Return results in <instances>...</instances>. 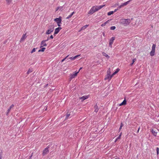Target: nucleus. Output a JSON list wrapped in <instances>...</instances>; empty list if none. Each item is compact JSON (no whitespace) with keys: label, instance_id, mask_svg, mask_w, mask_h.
<instances>
[{"label":"nucleus","instance_id":"obj_1","mask_svg":"<svg viewBox=\"0 0 159 159\" xmlns=\"http://www.w3.org/2000/svg\"><path fill=\"white\" fill-rule=\"evenodd\" d=\"M105 5L94 6L92 7L88 12L89 14H92L102 8Z\"/></svg>","mask_w":159,"mask_h":159},{"label":"nucleus","instance_id":"obj_2","mask_svg":"<svg viewBox=\"0 0 159 159\" xmlns=\"http://www.w3.org/2000/svg\"><path fill=\"white\" fill-rule=\"evenodd\" d=\"M131 22L129 19H122L120 20V23L124 26H126L129 25Z\"/></svg>","mask_w":159,"mask_h":159},{"label":"nucleus","instance_id":"obj_3","mask_svg":"<svg viewBox=\"0 0 159 159\" xmlns=\"http://www.w3.org/2000/svg\"><path fill=\"white\" fill-rule=\"evenodd\" d=\"M61 18V16H59L58 18H57L54 19V21L57 22V25L59 27L61 26L60 24L62 21Z\"/></svg>","mask_w":159,"mask_h":159},{"label":"nucleus","instance_id":"obj_4","mask_svg":"<svg viewBox=\"0 0 159 159\" xmlns=\"http://www.w3.org/2000/svg\"><path fill=\"white\" fill-rule=\"evenodd\" d=\"M54 30V27L53 25H51L49 27L48 29L46 31V34H49L52 33Z\"/></svg>","mask_w":159,"mask_h":159},{"label":"nucleus","instance_id":"obj_5","mask_svg":"<svg viewBox=\"0 0 159 159\" xmlns=\"http://www.w3.org/2000/svg\"><path fill=\"white\" fill-rule=\"evenodd\" d=\"M79 73V71L73 73L72 74L70 75V80H71L75 78L77 75V74Z\"/></svg>","mask_w":159,"mask_h":159},{"label":"nucleus","instance_id":"obj_6","mask_svg":"<svg viewBox=\"0 0 159 159\" xmlns=\"http://www.w3.org/2000/svg\"><path fill=\"white\" fill-rule=\"evenodd\" d=\"M115 39V37H111L110 40L109 42V46L111 48H112V44L113 43Z\"/></svg>","mask_w":159,"mask_h":159},{"label":"nucleus","instance_id":"obj_7","mask_svg":"<svg viewBox=\"0 0 159 159\" xmlns=\"http://www.w3.org/2000/svg\"><path fill=\"white\" fill-rule=\"evenodd\" d=\"M65 7L63 6H62L58 7L56 8L55 11L56 12L58 10L62 11L65 9Z\"/></svg>","mask_w":159,"mask_h":159},{"label":"nucleus","instance_id":"obj_8","mask_svg":"<svg viewBox=\"0 0 159 159\" xmlns=\"http://www.w3.org/2000/svg\"><path fill=\"white\" fill-rule=\"evenodd\" d=\"M112 77L111 75L107 74L105 76L104 80H108L109 81Z\"/></svg>","mask_w":159,"mask_h":159},{"label":"nucleus","instance_id":"obj_9","mask_svg":"<svg viewBox=\"0 0 159 159\" xmlns=\"http://www.w3.org/2000/svg\"><path fill=\"white\" fill-rule=\"evenodd\" d=\"M26 38H27L26 34V33L22 35V36L20 41V42L21 43V42H23L24 41L25 39Z\"/></svg>","mask_w":159,"mask_h":159},{"label":"nucleus","instance_id":"obj_10","mask_svg":"<svg viewBox=\"0 0 159 159\" xmlns=\"http://www.w3.org/2000/svg\"><path fill=\"white\" fill-rule=\"evenodd\" d=\"M46 40H43L41 43V46L40 48H41L44 46H46L47 44L46 43Z\"/></svg>","mask_w":159,"mask_h":159},{"label":"nucleus","instance_id":"obj_11","mask_svg":"<svg viewBox=\"0 0 159 159\" xmlns=\"http://www.w3.org/2000/svg\"><path fill=\"white\" fill-rule=\"evenodd\" d=\"M49 152L48 148H46L44 149L43 150V156H44L46 154H47Z\"/></svg>","mask_w":159,"mask_h":159},{"label":"nucleus","instance_id":"obj_12","mask_svg":"<svg viewBox=\"0 0 159 159\" xmlns=\"http://www.w3.org/2000/svg\"><path fill=\"white\" fill-rule=\"evenodd\" d=\"M62 28L61 27H59L58 28H56L55 29V32H54V34H58L59 33V32L60 30Z\"/></svg>","mask_w":159,"mask_h":159},{"label":"nucleus","instance_id":"obj_13","mask_svg":"<svg viewBox=\"0 0 159 159\" xmlns=\"http://www.w3.org/2000/svg\"><path fill=\"white\" fill-rule=\"evenodd\" d=\"M88 98V96H83L82 97H81L80 98V99L82 101H84V100L87 99Z\"/></svg>","mask_w":159,"mask_h":159},{"label":"nucleus","instance_id":"obj_14","mask_svg":"<svg viewBox=\"0 0 159 159\" xmlns=\"http://www.w3.org/2000/svg\"><path fill=\"white\" fill-rule=\"evenodd\" d=\"M152 134L155 136H156L157 134V131L156 130L154 129H152Z\"/></svg>","mask_w":159,"mask_h":159},{"label":"nucleus","instance_id":"obj_15","mask_svg":"<svg viewBox=\"0 0 159 159\" xmlns=\"http://www.w3.org/2000/svg\"><path fill=\"white\" fill-rule=\"evenodd\" d=\"M14 106V105L13 104L11 105V106L10 107V108L8 109V110L7 111V115L10 112L11 108L13 107Z\"/></svg>","mask_w":159,"mask_h":159},{"label":"nucleus","instance_id":"obj_16","mask_svg":"<svg viewBox=\"0 0 159 159\" xmlns=\"http://www.w3.org/2000/svg\"><path fill=\"white\" fill-rule=\"evenodd\" d=\"M120 69L117 68L116 70L112 74H111L112 76L113 77V76L116 75V73H117L120 71Z\"/></svg>","mask_w":159,"mask_h":159},{"label":"nucleus","instance_id":"obj_17","mask_svg":"<svg viewBox=\"0 0 159 159\" xmlns=\"http://www.w3.org/2000/svg\"><path fill=\"white\" fill-rule=\"evenodd\" d=\"M80 55H76L74 57H70V59H71L72 60H75V59H76L77 57H78L80 56Z\"/></svg>","mask_w":159,"mask_h":159},{"label":"nucleus","instance_id":"obj_18","mask_svg":"<svg viewBox=\"0 0 159 159\" xmlns=\"http://www.w3.org/2000/svg\"><path fill=\"white\" fill-rule=\"evenodd\" d=\"M102 55L107 57V58L109 59L110 58V57L105 52H102Z\"/></svg>","mask_w":159,"mask_h":159},{"label":"nucleus","instance_id":"obj_19","mask_svg":"<svg viewBox=\"0 0 159 159\" xmlns=\"http://www.w3.org/2000/svg\"><path fill=\"white\" fill-rule=\"evenodd\" d=\"M126 104V101L125 99L123 102L121 103L120 104V106H121L123 105H125Z\"/></svg>","mask_w":159,"mask_h":159},{"label":"nucleus","instance_id":"obj_20","mask_svg":"<svg viewBox=\"0 0 159 159\" xmlns=\"http://www.w3.org/2000/svg\"><path fill=\"white\" fill-rule=\"evenodd\" d=\"M74 13L75 12L74 11L70 15H69L67 17L66 19H69L70 18Z\"/></svg>","mask_w":159,"mask_h":159},{"label":"nucleus","instance_id":"obj_21","mask_svg":"<svg viewBox=\"0 0 159 159\" xmlns=\"http://www.w3.org/2000/svg\"><path fill=\"white\" fill-rule=\"evenodd\" d=\"M155 50H152L150 53V55L152 56H153L155 54Z\"/></svg>","mask_w":159,"mask_h":159},{"label":"nucleus","instance_id":"obj_22","mask_svg":"<svg viewBox=\"0 0 159 159\" xmlns=\"http://www.w3.org/2000/svg\"><path fill=\"white\" fill-rule=\"evenodd\" d=\"M89 25H86L84 26H83L81 29V30H83L85 29L86 28L88 27V26Z\"/></svg>","mask_w":159,"mask_h":159},{"label":"nucleus","instance_id":"obj_23","mask_svg":"<svg viewBox=\"0 0 159 159\" xmlns=\"http://www.w3.org/2000/svg\"><path fill=\"white\" fill-rule=\"evenodd\" d=\"M111 69L110 68H109L107 71V74L111 75Z\"/></svg>","mask_w":159,"mask_h":159},{"label":"nucleus","instance_id":"obj_24","mask_svg":"<svg viewBox=\"0 0 159 159\" xmlns=\"http://www.w3.org/2000/svg\"><path fill=\"white\" fill-rule=\"evenodd\" d=\"M45 49H46L45 48H43L41 49H39L38 51V52H43L44 51V50H45Z\"/></svg>","mask_w":159,"mask_h":159},{"label":"nucleus","instance_id":"obj_25","mask_svg":"<svg viewBox=\"0 0 159 159\" xmlns=\"http://www.w3.org/2000/svg\"><path fill=\"white\" fill-rule=\"evenodd\" d=\"M12 0H6V1L7 3L9 5L10 4L11 2H12Z\"/></svg>","mask_w":159,"mask_h":159},{"label":"nucleus","instance_id":"obj_26","mask_svg":"<svg viewBox=\"0 0 159 159\" xmlns=\"http://www.w3.org/2000/svg\"><path fill=\"white\" fill-rule=\"evenodd\" d=\"M109 21V20H108L106 22H105L104 23L102 24L101 25V26H102V27H103V26H105L108 23Z\"/></svg>","mask_w":159,"mask_h":159},{"label":"nucleus","instance_id":"obj_27","mask_svg":"<svg viewBox=\"0 0 159 159\" xmlns=\"http://www.w3.org/2000/svg\"><path fill=\"white\" fill-rule=\"evenodd\" d=\"M130 1H131V0H129L127 2H124V3L122 4L123 5V6L126 5H127L129 3V2Z\"/></svg>","mask_w":159,"mask_h":159},{"label":"nucleus","instance_id":"obj_28","mask_svg":"<svg viewBox=\"0 0 159 159\" xmlns=\"http://www.w3.org/2000/svg\"><path fill=\"white\" fill-rule=\"evenodd\" d=\"M114 13L113 11H111L108 12L107 13V15L108 16H110L112 14Z\"/></svg>","mask_w":159,"mask_h":159},{"label":"nucleus","instance_id":"obj_29","mask_svg":"<svg viewBox=\"0 0 159 159\" xmlns=\"http://www.w3.org/2000/svg\"><path fill=\"white\" fill-rule=\"evenodd\" d=\"M156 45L153 44L152 47V50H155Z\"/></svg>","mask_w":159,"mask_h":159},{"label":"nucleus","instance_id":"obj_30","mask_svg":"<svg viewBox=\"0 0 159 159\" xmlns=\"http://www.w3.org/2000/svg\"><path fill=\"white\" fill-rule=\"evenodd\" d=\"M136 61V59L134 58V59L132 60V63L130 64V65L131 66H132L133 65V64L134 62Z\"/></svg>","mask_w":159,"mask_h":159},{"label":"nucleus","instance_id":"obj_31","mask_svg":"<svg viewBox=\"0 0 159 159\" xmlns=\"http://www.w3.org/2000/svg\"><path fill=\"white\" fill-rule=\"evenodd\" d=\"M123 124L122 123H121L120 124V127L119 128V131L121 129L122 127L123 126Z\"/></svg>","mask_w":159,"mask_h":159},{"label":"nucleus","instance_id":"obj_32","mask_svg":"<svg viewBox=\"0 0 159 159\" xmlns=\"http://www.w3.org/2000/svg\"><path fill=\"white\" fill-rule=\"evenodd\" d=\"M116 27L115 26H111L110 28V29L111 30H113L116 29Z\"/></svg>","mask_w":159,"mask_h":159},{"label":"nucleus","instance_id":"obj_33","mask_svg":"<svg viewBox=\"0 0 159 159\" xmlns=\"http://www.w3.org/2000/svg\"><path fill=\"white\" fill-rule=\"evenodd\" d=\"M159 148L158 147L156 148L157 154V155L159 154Z\"/></svg>","mask_w":159,"mask_h":159},{"label":"nucleus","instance_id":"obj_34","mask_svg":"<svg viewBox=\"0 0 159 159\" xmlns=\"http://www.w3.org/2000/svg\"><path fill=\"white\" fill-rule=\"evenodd\" d=\"M32 72V70H30V69H29L28 70V71L27 72V74H29L30 73H31Z\"/></svg>","mask_w":159,"mask_h":159},{"label":"nucleus","instance_id":"obj_35","mask_svg":"<svg viewBox=\"0 0 159 159\" xmlns=\"http://www.w3.org/2000/svg\"><path fill=\"white\" fill-rule=\"evenodd\" d=\"M121 135H122V132H121L120 133V134L119 135V136L117 138V139H120L121 136Z\"/></svg>","mask_w":159,"mask_h":159},{"label":"nucleus","instance_id":"obj_36","mask_svg":"<svg viewBox=\"0 0 159 159\" xmlns=\"http://www.w3.org/2000/svg\"><path fill=\"white\" fill-rule=\"evenodd\" d=\"M36 51V48H34L32 50L31 52V53H33L34 52H35Z\"/></svg>","mask_w":159,"mask_h":159},{"label":"nucleus","instance_id":"obj_37","mask_svg":"<svg viewBox=\"0 0 159 159\" xmlns=\"http://www.w3.org/2000/svg\"><path fill=\"white\" fill-rule=\"evenodd\" d=\"M69 56V55H68L65 58H64L63 59L62 61H61V62H63V61H64L66 59V58Z\"/></svg>","mask_w":159,"mask_h":159},{"label":"nucleus","instance_id":"obj_38","mask_svg":"<svg viewBox=\"0 0 159 159\" xmlns=\"http://www.w3.org/2000/svg\"><path fill=\"white\" fill-rule=\"evenodd\" d=\"M123 6V4H122V5H121L118 7V9H120V8H121V7H122Z\"/></svg>","mask_w":159,"mask_h":159},{"label":"nucleus","instance_id":"obj_39","mask_svg":"<svg viewBox=\"0 0 159 159\" xmlns=\"http://www.w3.org/2000/svg\"><path fill=\"white\" fill-rule=\"evenodd\" d=\"M98 108H96L94 111H95L96 112H97L98 111Z\"/></svg>","mask_w":159,"mask_h":159},{"label":"nucleus","instance_id":"obj_40","mask_svg":"<svg viewBox=\"0 0 159 159\" xmlns=\"http://www.w3.org/2000/svg\"><path fill=\"white\" fill-rule=\"evenodd\" d=\"M50 38L51 39H53V35H51L50 36Z\"/></svg>","mask_w":159,"mask_h":159},{"label":"nucleus","instance_id":"obj_41","mask_svg":"<svg viewBox=\"0 0 159 159\" xmlns=\"http://www.w3.org/2000/svg\"><path fill=\"white\" fill-rule=\"evenodd\" d=\"M140 129V127H139V128H138V130H137V133H138L139 132V130Z\"/></svg>","mask_w":159,"mask_h":159},{"label":"nucleus","instance_id":"obj_42","mask_svg":"<svg viewBox=\"0 0 159 159\" xmlns=\"http://www.w3.org/2000/svg\"><path fill=\"white\" fill-rule=\"evenodd\" d=\"M70 116V114L67 115L66 116V118H67L68 117H69Z\"/></svg>","mask_w":159,"mask_h":159},{"label":"nucleus","instance_id":"obj_43","mask_svg":"<svg viewBox=\"0 0 159 159\" xmlns=\"http://www.w3.org/2000/svg\"><path fill=\"white\" fill-rule=\"evenodd\" d=\"M118 10L117 9H115L114 10V11H113L114 12H116L117 10Z\"/></svg>","mask_w":159,"mask_h":159},{"label":"nucleus","instance_id":"obj_44","mask_svg":"<svg viewBox=\"0 0 159 159\" xmlns=\"http://www.w3.org/2000/svg\"><path fill=\"white\" fill-rule=\"evenodd\" d=\"M82 67H80V69H79V71H79V72H80V70L81 69H82Z\"/></svg>","mask_w":159,"mask_h":159},{"label":"nucleus","instance_id":"obj_45","mask_svg":"<svg viewBox=\"0 0 159 159\" xmlns=\"http://www.w3.org/2000/svg\"><path fill=\"white\" fill-rule=\"evenodd\" d=\"M118 140V139H117H117H116V140H115V142H116L117 141V140Z\"/></svg>","mask_w":159,"mask_h":159},{"label":"nucleus","instance_id":"obj_46","mask_svg":"<svg viewBox=\"0 0 159 159\" xmlns=\"http://www.w3.org/2000/svg\"><path fill=\"white\" fill-rule=\"evenodd\" d=\"M49 39V38H48L47 39V40H46V41H48V40Z\"/></svg>","mask_w":159,"mask_h":159},{"label":"nucleus","instance_id":"obj_47","mask_svg":"<svg viewBox=\"0 0 159 159\" xmlns=\"http://www.w3.org/2000/svg\"><path fill=\"white\" fill-rule=\"evenodd\" d=\"M103 36H105V33H103Z\"/></svg>","mask_w":159,"mask_h":159},{"label":"nucleus","instance_id":"obj_48","mask_svg":"<svg viewBox=\"0 0 159 159\" xmlns=\"http://www.w3.org/2000/svg\"><path fill=\"white\" fill-rule=\"evenodd\" d=\"M0 159H2V157H0Z\"/></svg>","mask_w":159,"mask_h":159}]
</instances>
